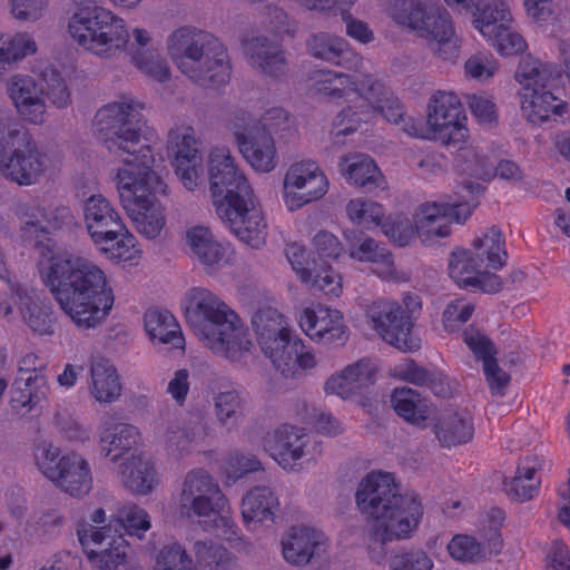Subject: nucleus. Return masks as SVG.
I'll return each instance as SVG.
<instances>
[{
  "label": "nucleus",
  "instance_id": "nucleus-1",
  "mask_svg": "<svg viewBox=\"0 0 570 570\" xmlns=\"http://www.w3.org/2000/svg\"><path fill=\"white\" fill-rule=\"evenodd\" d=\"M141 109L134 98L120 97L98 109L92 129L117 165L112 179L121 206L137 233L155 239L166 225L165 209L156 195L166 194L167 185L153 170L155 158L142 136Z\"/></svg>",
  "mask_w": 570,
  "mask_h": 570
},
{
  "label": "nucleus",
  "instance_id": "nucleus-2",
  "mask_svg": "<svg viewBox=\"0 0 570 570\" xmlns=\"http://www.w3.org/2000/svg\"><path fill=\"white\" fill-rule=\"evenodd\" d=\"M41 279L63 314L79 330H94L108 318L115 293L106 272L71 252L53 253L43 263Z\"/></svg>",
  "mask_w": 570,
  "mask_h": 570
},
{
  "label": "nucleus",
  "instance_id": "nucleus-3",
  "mask_svg": "<svg viewBox=\"0 0 570 570\" xmlns=\"http://www.w3.org/2000/svg\"><path fill=\"white\" fill-rule=\"evenodd\" d=\"M356 504L372 519L370 535L375 542L409 539L423 517V507L414 492L401 493L391 473H370L358 484Z\"/></svg>",
  "mask_w": 570,
  "mask_h": 570
},
{
  "label": "nucleus",
  "instance_id": "nucleus-4",
  "mask_svg": "<svg viewBox=\"0 0 570 570\" xmlns=\"http://www.w3.org/2000/svg\"><path fill=\"white\" fill-rule=\"evenodd\" d=\"M185 315L198 337L214 354L242 363L253 343L239 316L216 294L204 287L188 291Z\"/></svg>",
  "mask_w": 570,
  "mask_h": 570
},
{
  "label": "nucleus",
  "instance_id": "nucleus-5",
  "mask_svg": "<svg viewBox=\"0 0 570 570\" xmlns=\"http://www.w3.org/2000/svg\"><path fill=\"white\" fill-rule=\"evenodd\" d=\"M167 50L178 69L199 86L218 88L229 81L228 53L213 35L188 27L178 28L169 35Z\"/></svg>",
  "mask_w": 570,
  "mask_h": 570
},
{
  "label": "nucleus",
  "instance_id": "nucleus-6",
  "mask_svg": "<svg viewBox=\"0 0 570 570\" xmlns=\"http://www.w3.org/2000/svg\"><path fill=\"white\" fill-rule=\"evenodd\" d=\"M50 159L35 136L18 122L0 121V175L19 186L40 183Z\"/></svg>",
  "mask_w": 570,
  "mask_h": 570
},
{
  "label": "nucleus",
  "instance_id": "nucleus-7",
  "mask_svg": "<svg viewBox=\"0 0 570 570\" xmlns=\"http://www.w3.org/2000/svg\"><path fill=\"white\" fill-rule=\"evenodd\" d=\"M70 38L101 59H114L126 43V20L100 6L77 8L68 20Z\"/></svg>",
  "mask_w": 570,
  "mask_h": 570
},
{
  "label": "nucleus",
  "instance_id": "nucleus-8",
  "mask_svg": "<svg viewBox=\"0 0 570 570\" xmlns=\"http://www.w3.org/2000/svg\"><path fill=\"white\" fill-rule=\"evenodd\" d=\"M227 499L218 482L202 468L186 473L181 482L176 505L183 517L198 518L212 522L210 527L219 531L218 535L232 540L236 535L233 520L224 514Z\"/></svg>",
  "mask_w": 570,
  "mask_h": 570
},
{
  "label": "nucleus",
  "instance_id": "nucleus-9",
  "mask_svg": "<svg viewBox=\"0 0 570 570\" xmlns=\"http://www.w3.org/2000/svg\"><path fill=\"white\" fill-rule=\"evenodd\" d=\"M559 76L557 65L531 56L519 63L515 79L520 83L521 110L530 122L538 125L547 121L551 115H562L564 104L550 90Z\"/></svg>",
  "mask_w": 570,
  "mask_h": 570
},
{
  "label": "nucleus",
  "instance_id": "nucleus-10",
  "mask_svg": "<svg viewBox=\"0 0 570 570\" xmlns=\"http://www.w3.org/2000/svg\"><path fill=\"white\" fill-rule=\"evenodd\" d=\"M33 458L41 474L61 491L76 498L90 492L92 473L88 461L81 454H62L60 448L42 442L36 446Z\"/></svg>",
  "mask_w": 570,
  "mask_h": 570
},
{
  "label": "nucleus",
  "instance_id": "nucleus-11",
  "mask_svg": "<svg viewBox=\"0 0 570 570\" xmlns=\"http://www.w3.org/2000/svg\"><path fill=\"white\" fill-rule=\"evenodd\" d=\"M308 81L313 92L354 104L353 110H357L358 106L364 107L365 100L370 101V106L379 107L382 99L383 82L370 75L355 77L330 69H321L312 72Z\"/></svg>",
  "mask_w": 570,
  "mask_h": 570
},
{
  "label": "nucleus",
  "instance_id": "nucleus-12",
  "mask_svg": "<svg viewBox=\"0 0 570 570\" xmlns=\"http://www.w3.org/2000/svg\"><path fill=\"white\" fill-rule=\"evenodd\" d=\"M209 191L213 202L218 205L230 204L246 198L254 191L245 173L227 146L213 147L207 156Z\"/></svg>",
  "mask_w": 570,
  "mask_h": 570
},
{
  "label": "nucleus",
  "instance_id": "nucleus-13",
  "mask_svg": "<svg viewBox=\"0 0 570 570\" xmlns=\"http://www.w3.org/2000/svg\"><path fill=\"white\" fill-rule=\"evenodd\" d=\"M428 139L442 145H459L469 136L466 116L459 97L453 92L439 91L428 105Z\"/></svg>",
  "mask_w": 570,
  "mask_h": 570
},
{
  "label": "nucleus",
  "instance_id": "nucleus-14",
  "mask_svg": "<svg viewBox=\"0 0 570 570\" xmlns=\"http://www.w3.org/2000/svg\"><path fill=\"white\" fill-rule=\"evenodd\" d=\"M328 187V179L316 161H294L284 175L283 200L287 209L294 212L324 197Z\"/></svg>",
  "mask_w": 570,
  "mask_h": 570
},
{
  "label": "nucleus",
  "instance_id": "nucleus-15",
  "mask_svg": "<svg viewBox=\"0 0 570 570\" xmlns=\"http://www.w3.org/2000/svg\"><path fill=\"white\" fill-rule=\"evenodd\" d=\"M264 449L286 471L302 470L301 460L314 461L321 445L308 434L292 425H282L264 438Z\"/></svg>",
  "mask_w": 570,
  "mask_h": 570
},
{
  "label": "nucleus",
  "instance_id": "nucleus-16",
  "mask_svg": "<svg viewBox=\"0 0 570 570\" xmlns=\"http://www.w3.org/2000/svg\"><path fill=\"white\" fill-rule=\"evenodd\" d=\"M217 213L233 234L243 243L258 248L265 243L266 223L254 191L244 199L218 205Z\"/></svg>",
  "mask_w": 570,
  "mask_h": 570
},
{
  "label": "nucleus",
  "instance_id": "nucleus-17",
  "mask_svg": "<svg viewBox=\"0 0 570 570\" xmlns=\"http://www.w3.org/2000/svg\"><path fill=\"white\" fill-rule=\"evenodd\" d=\"M366 316L383 341L402 351L417 347L411 341L412 321L403 306L393 301H376L366 309Z\"/></svg>",
  "mask_w": 570,
  "mask_h": 570
},
{
  "label": "nucleus",
  "instance_id": "nucleus-18",
  "mask_svg": "<svg viewBox=\"0 0 570 570\" xmlns=\"http://www.w3.org/2000/svg\"><path fill=\"white\" fill-rule=\"evenodd\" d=\"M470 204L425 203L417 207L414 224L419 237L424 243L448 237L452 222L464 223L472 214Z\"/></svg>",
  "mask_w": 570,
  "mask_h": 570
},
{
  "label": "nucleus",
  "instance_id": "nucleus-19",
  "mask_svg": "<svg viewBox=\"0 0 570 570\" xmlns=\"http://www.w3.org/2000/svg\"><path fill=\"white\" fill-rule=\"evenodd\" d=\"M4 92L22 121L30 125H42L46 121L45 88L32 76H10L4 82Z\"/></svg>",
  "mask_w": 570,
  "mask_h": 570
},
{
  "label": "nucleus",
  "instance_id": "nucleus-20",
  "mask_svg": "<svg viewBox=\"0 0 570 570\" xmlns=\"http://www.w3.org/2000/svg\"><path fill=\"white\" fill-rule=\"evenodd\" d=\"M417 38L426 42L438 60L451 65L459 60L463 39L456 31L452 14L442 4Z\"/></svg>",
  "mask_w": 570,
  "mask_h": 570
},
{
  "label": "nucleus",
  "instance_id": "nucleus-21",
  "mask_svg": "<svg viewBox=\"0 0 570 570\" xmlns=\"http://www.w3.org/2000/svg\"><path fill=\"white\" fill-rule=\"evenodd\" d=\"M327 544L322 530L311 525L292 527L281 539L282 557L288 564L304 568L325 553Z\"/></svg>",
  "mask_w": 570,
  "mask_h": 570
},
{
  "label": "nucleus",
  "instance_id": "nucleus-22",
  "mask_svg": "<svg viewBox=\"0 0 570 570\" xmlns=\"http://www.w3.org/2000/svg\"><path fill=\"white\" fill-rule=\"evenodd\" d=\"M299 326L314 342L321 344H343L347 341V327L343 315L337 309L317 305L302 311Z\"/></svg>",
  "mask_w": 570,
  "mask_h": 570
},
{
  "label": "nucleus",
  "instance_id": "nucleus-23",
  "mask_svg": "<svg viewBox=\"0 0 570 570\" xmlns=\"http://www.w3.org/2000/svg\"><path fill=\"white\" fill-rule=\"evenodd\" d=\"M449 275L462 288H480L484 293L502 289L501 278L487 272L471 250L456 249L449 259Z\"/></svg>",
  "mask_w": 570,
  "mask_h": 570
},
{
  "label": "nucleus",
  "instance_id": "nucleus-24",
  "mask_svg": "<svg viewBox=\"0 0 570 570\" xmlns=\"http://www.w3.org/2000/svg\"><path fill=\"white\" fill-rule=\"evenodd\" d=\"M206 419L197 413L169 422L164 433L166 451L176 459L190 455L208 436Z\"/></svg>",
  "mask_w": 570,
  "mask_h": 570
},
{
  "label": "nucleus",
  "instance_id": "nucleus-25",
  "mask_svg": "<svg viewBox=\"0 0 570 570\" xmlns=\"http://www.w3.org/2000/svg\"><path fill=\"white\" fill-rule=\"evenodd\" d=\"M380 106H358L357 110H353L352 106H347L335 117L333 122V135L335 138L355 132L362 121H366L372 114L383 115L390 122L401 124L405 120L402 107L392 94L383 85ZM370 105L368 100L363 102Z\"/></svg>",
  "mask_w": 570,
  "mask_h": 570
},
{
  "label": "nucleus",
  "instance_id": "nucleus-26",
  "mask_svg": "<svg viewBox=\"0 0 570 570\" xmlns=\"http://www.w3.org/2000/svg\"><path fill=\"white\" fill-rule=\"evenodd\" d=\"M140 442L137 426L112 416L105 417L98 428L100 453L114 464L121 462Z\"/></svg>",
  "mask_w": 570,
  "mask_h": 570
},
{
  "label": "nucleus",
  "instance_id": "nucleus-27",
  "mask_svg": "<svg viewBox=\"0 0 570 570\" xmlns=\"http://www.w3.org/2000/svg\"><path fill=\"white\" fill-rule=\"evenodd\" d=\"M14 303L23 324L38 336H51L55 333V316L51 304L35 288L17 286Z\"/></svg>",
  "mask_w": 570,
  "mask_h": 570
},
{
  "label": "nucleus",
  "instance_id": "nucleus-28",
  "mask_svg": "<svg viewBox=\"0 0 570 570\" xmlns=\"http://www.w3.org/2000/svg\"><path fill=\"white\" fill-rule=\"evenodd\" d=\"M252 324L262 351L272 363L295 336L284 316L272 307L258 309Z\"/></svg>",
  "mask_w": 570,
  "mask_h": 570
},
{
  "label": "nucleus",
  "instance_id": "nucleus-29",
  "mask_svg": "<svg viewBox=\"0 0 570 570\" xmlns=\"http://www.w3.org/2000/svg\"><path fill=\"white\" fill-rule=\"evenodd\" d=\"M186 245L193 256L203 268L209 273H216L230 263L232 250L219 243L208 227L196 225L186 230Z\"/></svg>",
  "mask_w": 570,
  "mask_h": 570
},
{
  "label": "nucleus",
  "instance_id": "nucleus-30",
  "mask_svg": "<svg viewBox=\"0 0 570 570\" xmlns=\"http://www.w3.org/2000/svg\"><path fill=\"white\" fill-rule=\"evenodd\" d=\"M243 47L250 67L258 73L273 79L286 76L287 60L279 42L261 35L247 38Z\"/></svg>",
  "mask_w": 570,
  "mask_h": 570
},
{
  "label": "nucleus",
  "instance_id": "nucleus-31",
  "mask_svg": "<svg viewBox=\"0 0 570 570\" xmlns=\"http://www.w3.org/2000/svg\"><path fill=\"white\" fill-rule=\"evenodd\" d=\"M82 214L86 229L94 244L116 236V230H120L124 224L119 212L101 194L91 195L83 202Z\"/></svg>",
  "mask_w": 570,
  "mask_h": 570
},
{
  "label": "nucleus",
  "instance_id": "nucleus-32",
  "mask_svg": "<svg viewBox=\"0 0 570 570\" xmlns=\"http://www.w3.org/2000/svg\"><path fill=\"white\" fill-rule=\"evenodd\" d=\"M306 49L314 58L343 68L354 69L362 63V57L354 51L348 41L334 33H312L306 40Z\"/></svg>",
  "mask_w": 570,
  "mask_h": 570
},
{
  "label": "nucleus",
  "instance_id": "nucleus-33",
  "mask_svg": "<svg viewBox=\"0 0 570 570\" xmlns=\"http://www.w3.org/2000/svg\"><path fill=\"white\" fill-rule=\"evenodd\" d=\"M348 240L347 254L352 259L375 265L374 273L384 281L405 282L409 275L399 272L391 252L372 237H362L355 242Z\"/></svg>",
  "mask_w": 570,
  "mask_h": 570
},
{
  "label": "nucleus",
  "instance_id": "nucleus-34",
  "mask_svg": "<svg viewBox=\"0 0 570 570\" xmlns=\"http://www.w3.org/2000/svg\"><path fill=\"white\" fill-rule=\"evenodd\" d=\"M375 374L376 368L370 361L360 360L332 374L324 383V391L346 400L374 384Z\"/></svg>",
  "mask_w": 570,
  "mask_h": 570
},
{
  "label": "nucleus",
  "instance_id": "nucleus-35",
  "mask_svg": "<svg viewBox=\"0 0 570 570\" xmlns=\"http://www.w3.org/2000/svg\"><path fill=\"white\" fill-rule=\"evenodd\" d=\"M458 161L463 173L481 180L488 181L499 177L503 180L518 183L523 178L521 168L514 161L503 159L494 167L485 156L473 147L461 148Z\"/></svg>",
  "mask_w": 570,
  "mask_h": 570
},
{
  "label": "nucleus",
  "instance_id": "nucleus-36",
  "mask_svg": "<svg viewBox=\"0 0 570 570\" xmlns=\"http://www.w3.org/2000/svg\"><path fill=\"white\" fill-rule=\"evenodd\" d=\"M357 0H295V2L307 11L317 12L321 14H335L337 11L342 14V20L345 23L346 35L360 43L366 45L374 40V32L368 24L354 18L350 13L352 6Z\"/></svg>",
  "mask_w": 570,
  "mask_h": 570
},
{
  "label": "nucleus",
  "instance_id": "nucleus-37",
  "mask_svg": "<svg viewBox=\"0 0 570 570\" xmlns=\"http://www.w3.org/2000/svg\"><path fill=\"white\" fill-rule=\"evenodd\" d=\"M117 475L132 493L149 494L158 484L153 462L142 455H130L117 465Z\"/></svg>",
  "mask_w": 570,
  "mask_h": 570
},
{
  "label": "nucleus",
  "instance_id": "nucleus-38",
  "mask_svg": "<svg viewBox=\"0 0 570 570\" xmlns=\"http://www.w3.org/2000/svg\"><path fill=\"white\" fill-rule=\"evenodd\" d=\"M89 394L100 404H111L121 395V383L109 360L96 356L90 361Z\"/></svg>",
  "mask_w": 570,
  "mask_h": 570
},
{
  "label": "nucleus",
  "instance_id": "nucleus-39",
  "mask_svg": "<svg viewBox=\"0 0 570 570\" xmlns=\"http://www.w3.org/2000/svg\"><path fill=\"white\" fill-rule=\"evenodd\" d=\"M440 7L439 0H394L391 16L400 27L417 38Z\"/></svg>",
  "mask_w": 570,
  "mask_h": 570
},
{
  "label": "nucleus",
  "instance_id": "nucleus-40",
  "mask_svg": "<svg viewBox=\"0 0 570 570\" xmlns=\"http://www.w3.org/2000/svg\"><path fill=\"white\" fill-rule=\"evenodd\" d=\"M340 170L348 184L368 189H385L386 181L375 161L365 154L343 156Z\"/></svg>",
  "mask_w": 570,
  "mask_h": 570
},
{
  "label": "nucleus",
  "instance_id": "nucleus-41",
  "mask_svg": "<svg viewBox=\"0 0 570 570\" xmlns=\"http://www.w3.org/2000/svg\"><path fill=\"white\" fill-rule=\"evenodd\" d=\"M237 148L245 161L256 173H271L278 165L279 157L276 141L269 132L257 131Z\"/></svg>",
  "mask_w": 570,
  "mask_h": 570
},
{
  "label": "nucleus",
  "instance_id": "nucleus-42",
  "mask_svg": "<svg viewBox=\"0 0 570 570\" xmlns=\"http://www.w3.org/2000/svg\"><path fill=\"white\" fill-rule=\"evenodd\" d=\"M278 509V495L268 485L254 487L242 501V517L247 524L274 522Z\"/></svg>",
  "mask_w": 570,
  "mask_h": 570
},
{
  "label": "nucleus",
  "instance_id": "nucleus-43",
  "mask_svg": "<svg viewBox=\"0 0 570 570\" xmlns=\"http://www.w3.org/2000/svg\"><path fill=\"white\" fill-rule=\"evenodd\" d=\"M541 468L538 456L523 458L517 468L513 478L507 479L503 483L505 493L513 500L527 501L532 499L540 487V478L537 475Z\"/></svg>",
  "mask_w": 570,
  "mask_h": 570
},
{
  "label": "nucleus",
  "instance_id": "nucleus-44",
  "mask_svg": "<svg viewBox=\"0 0 570 570\" xmlns=\"http://www.w3.org/2000/svg\"><path fill=\"white\" fill-rule=\"evenodd\" d=\"M145 330L154 343L170 344L184 350L185 340L180 326L169 311L149 309L145 314Z\"/></svg>",
  "mask_w": 570,
  "mask_h": 570
},
{
  "label": "nucleus",
  "instance_id": "nucleus-45",
  "mask_svg": "<svg viewBox=\"0 0 570 570\" xmlns=\"http://www.w3.org/2000/svg\"><path fill=\"white\" fill-rule=\"evenodd\" d=\"M472 246L473 255L482 263L487 272L501 268L504 265L507 252L502 233L498 227L492 226L482 232L480 236L475 237Z\"/></svg>",
  "mask_w": 570,
  "mask_h": 570
},
{
  "label": "nucleus",
  "instance_id": "nucleus-46",
  "mask_svg": "<svg viewBox=\"0 0 570 570\" xmlns=\"http://www.w3.org/2000/svg\"><path fill=\"white\" fill-rule=\"evenodd\" d=\"M394 411L406 422L424 426L430 414L429 402L410 387L395 389L391 395Z\"/></svg>",
  "mask_w": 570,
  "mask_h": 570
},
{
  "label": "nucleus",
  "instance_id": "nucleus-47",
  "mask_svg": "<svg viewBox=\"0 0 570 570\" xmlns=\"http://www.w3.org/2000/svg\"><path fill=\"white\" fill-rule=\"evenodd\" d=\"M36 52L37 43L30 35L17 32L7 36L0 31V80L17 62Z\"/></svg>",
  "mask_w": 570,
  "mask_h": 570
},
{
  "label": "nucleus",
  "instance_id": "nucleus-48",
  "mask_svg": "<svg viewBox=\"0 0 570 570\" xmlns=\"http://www.w3.org/2000/svg\"><path fill=\"white\" fill-rule=\"evenodd\" d=\"M273 364L282 374L289 376L295 374L296 368L303 371L314 368L317 360L313 350L295 335L282 350Z\"/></svg>",
  "mask_w": 570,
  "mask_h": 570
},
{
  "label": "nucleus",
  "instance_id": "nucleus-49",
  "mask_svg": "<svg viewBox=\"0 0 570 570\" xmlns=\"http://www.w3.org/2000/svg\"><path fill=\"white\" fill-rule=\"evenodd\" d=\"M435 435L442 446L451 448L469 442L473 436V424L468 413H449L435 425Z\"/></svg>",
  "mask_w": 570,
  "mask_h": 570
},
{
  "label": "nucleus",
  "instance_id": "nucleus-50",
  "mask_svg": "<svg viewBox=\"0 0 570 570\" xmlns=\"http://www.w3.org/2000/svg\"><path fill=\"white\" fill-rule=\"evenodd\" d=\"M48 392L47 376L35 374V376L17 377L12 384V407L31 411L47 399Z\"/></svg>",
  "mask_w": 570,
  "mask_h": 570
},
{
  "label": "nucleus",
  "instance_id": "nucleus-51",
  "mask_svg": "<svg viewBox=\"0 0 570 570\" xmlns=\"http://www.w3.org/2000/svg\"><path fill=\"white\" fill-rule=\"evenodd\" d=\"M511 0H491L482 8H476L474 27L485 38H492L497 30L512 21Z\"/></svg>",
  "mask_w": 570,
  "mask_h": 570
},
{
  "label": "nucleus",
  "instance_id": "nucleus-52",
  "mask_svg": "<svg viewBox=\"0 0 570 570\" xmlns=\"http://www.w3.org/2000/svg\"><path fill=\"white\" fill-rule=\"evenodd\" d=\"M116 236H110L99 244H95L110 259L136 264L140 258L141 250L137 246L136 237L128 232L125 223Z\"/></svg>",
  "mask_w": 570,
  "mask_h": 570
},
{
  "label": "nucleus",
  "instance_id": "nucleus-53",
  "mask_svg": "<svg viewBox=\"0 0 570 570\" xmlns=\"http://www.w3.org/2000/svg\"><path fill=\"white\" fill-rule=\"evenodd\" d=\"M198 145L195 129L191 127H177L168 134V146L174 153V165L199 163L203 157Z\"/></svg>",
  "mask_w": 570,
  "mask_h": 570
},
{
  "label": "nucleus",
  "instance_id": "nucleus-54",
  "mask_svg": "<svg viewBox=\"0 0 570 570\" xmlns=\"http://www.w3.org/2000/svg\"><path fill=\"white\" fill-rule=\"evenodd\" d=\"M346 215L354 225L371 229L372 227L381 226L384 218V209L376 202L357 197L347 203Z\"/></svg>",
  "mask_w": 570,
  "mask_h": 570
},
{
  "label": "nucleus",
  "instance_id": "nucleus-55",
  "mask_svg": "<svg viewBox=\"0 0 570 570\" xmlns=\"http://www.w3.org/2000/svg\"><path fill=\"white\" fill-rule=\"evenodd\" d=\"M127 550L128 544L126 540L119 535L111 539L106 548L90 550L87 559L91 567L97 570H116L120 564L125 563Z\"/></svg>",
  "mask_w": 570,
  "mask_h": 570
},
{
  "label": "nucleus",
  "instance_id": "nucleus-56",
  "mask_svg": "<svg viewBox=\"0 0 570 570\" xmlns=\"http://www.w3.org/2000/svg\"><path fill=\"white\" fill-rule=\"evenodd\" d=\"M130 62L145 76L158 82L168 81L170 78L168 62L154 50L142 53L132 51V60H130Z\"/></svg>",
  "mask_w": 570,
  "mask_h": 570
},
{
  "label": "nucleus",
  "instance_id": "nucleus-57",
  "mask_svg": "<svg viewBox=\"0 0 570 570\" xmlns=\"http://www.w3.org/2000/svg\"><path fill=\"white\" fill-rule=\"evenodd\" d=\"M45 97L57 108H66L71 102L70 91L65 79L53 67H46L41 71Z\"/></svg>",
  "mask_w": 570,
  "mask_h": 570
},
{
  "label": "nucleus",
  "instance_id": "nucleus-58",
  "mask_svg": "<svg viewBox=\"0 0 570 570\" xmlns=\"http://www.w3.org/2000/svg\"><path fill=\"white\" fill-rule=\"evenodd\" d=\"M390 570H432L433 560L422 549L399 550L387 559Z\"/></svg>",
  "mask_w": 570,
  "mask_h": 570
},
{
  "label": "nucleus",
  "instance_id": "nucleus-59",
  "mask_svg": "<svg viewBox=\"0 0 570 570\" xmlns=\"http://www.w3.org/2000/svg\"><path fill=\"white\" fill-rule=\"evenodd\" d=\"M117 517L126 532L138 539H142L144 534L151 528L149 514L136 504L122 505L118 509Z\"/></svg>",
  "mask_w": 570,
  "mask_h": 570
},
{
  "label": "nucleus",
  "instance_id": "nucleus-60",
  "mask_svg": "<svg viewBox=\"0 0 570 570\" xmlns=\"http://www.w3.org/2000/svg\"><path fill=\"white\" fill-rule=\"evenodd\" d=\"M214 410L218 422L226 425L230 421H236L242 414L243 399L240 393L235 390L218 392L214 395Z\"/></svg>",
  "mask_w": 570,
  "mask_h": 570
},
{
  "label": "nucleus",
  "instance_id": "nucleus-61",
  "mask_svg": "<svg viewBox=\"0 0 570 570\" xmlns=\"http://www.w3.org/2000/svg\"><path fill=\"white\" fill-rule=\"evenodd\" d=\"M193 560L178 542L165 544L157 553L154 570H190Z\"/></svg>",
  "mask_w": 570,
  "mask_h": 570
},
{
  "label": "nucleus",
  "instance_id": "nucleus-62",
  "mask_svg": "<svg viewBox=\"0 0 570 570\" xmlns=\"http://www.w3.org/2000/svg\"><path fill=\"white\" fill-rule=\"evenodd\" d=\"M226 127L233 134L237 147L250 138L253 134L261 131L258 119L244 109L233 111L228 116Z\"/></svg>",
  "mask_w": 570,
  "mask_h": 570
},
{
  "label": "nucleus",
  "instance_id": "nucleus-63",
  "mask_svg": "<svg viewBox=\"0 0 570 570\" xmlns=\"http://www.w3.org/2000/svg\"><path fill=\"white\" fill-rule=\"evenodd\" d=\"M502 56H513L524 52L528 48L525 39L507 23L495 31L492 38H487Z\"/></svg>",
  "mask_w": 570,
  "mask_h": 570
},
{
  "label": "nucleus",
  "instance_id": "nucleus-64",
  "mask_svg": "<svg viewBox=\"0 0 570 570\" xmlns=\"http://www.w3.org/2000/svg\"><path fill=\"white\" fill-rule=\"evenodd\" d=\"M450 556L459 561L475 562L487 554L485 548L474 538L465 534H458L448 544Z\"/></svg>",
  "mask_w": 570,
  "mask_h": 570
}]
</instances>
